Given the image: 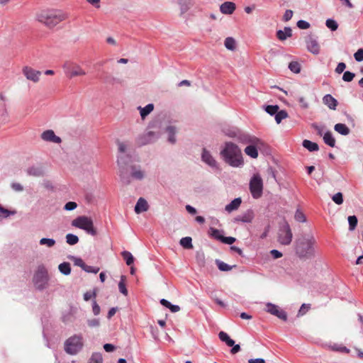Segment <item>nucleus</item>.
<instances>
[{
  "label": "nucleus",
  "mask_w": 363,
  "mask_h": 363,
  "mask_svg": "<svg viewBox=\"0 0 363 363\" xmlns=\"http://www.w3.org/2000/svg\"><path fill=\"white\" fill-rule=\"evenodd\" d=\"M201 160L212 169H218V164L215 158L212 156L210 151L206 148H203L201 153Z\"/></svg>",
  "instance_id": "obj_15"
},
{
  "label": "nucleus",
  "mask_w": 363,
  "mask_h": 363,
  "mask_svg": "<svg viewBox=\"0 0 363 363\" xmlns=\"http://www.w3.org/2000/svg\"><path fill=\"white\" fill-rule=\"evenodd\" d=\"M83 270L89 273L96 274L99 272V268L85 264Z\"/></svg>",
  "instance_id": "obj_54"
},
{
  "label": "nucleus",
  "mask_w": 363,
  "mask_h": 363,
  "mask_svg": "<svg viewBox=\"0 0 363 363\" xmlns=\"http://www.w3.org/2000/svg\"><path fill=\"white\" fill-rule=\"evenodd\" d=\"M222 242L225 244L232 245L233 242H235V238L233 237H224L223 236Z\"/></svg>",
  "instance_id": "obj_61"
},
{
  "label": "nucleus",
  "mask_w": 363,
  "mask_h": 363,
  "mask_svg": "<svg viewBox=\"0 0 363 363\" xmlns=\"http://www.w3.org/2000/svg\"><path fill=\"white\" fill-rule=\"evenodd\" d=\"M349 228L350 230H354L357 225V218L355 216H350L348 217Z\"/></svg>",
  "instance_id": "obj_48"
},
{
  "label": "nucleus",
  "mask_w": 363,
  "mask_h": 363,
  "mask_svg": "<svg viewBox=\"0 0 363 363\" xmlns=\"http://www.w3.org/2000/svg\"><path fill=\"white\" fill-rule=\"evenodd\" d=\"M299 104H300V106L302 108H308V102L306 101L305 98L303 97V96H301L298 98V99Z\"/></svg>",
  "instance_id": "obj_64"
},
{
  "label": "nucleus",
  "mask_w": 363,
  "mask_h": 363,
  "mask_svg": "<svg viewBox=\"0 0 363 363\" xmlns=\"http://www.w3.org/2000/svg\"><path fill=\"white\" fill-rule=\"evenodd\" d=\"M236 140L242 144H261V140L255 137L252 136L249 134L242 133L241 131H239Z\"/></svg>",
  "instance_id": "obj_16"
},
{
  "label": "nucleus",
  "mask_w": 363,
  "mask_h": 363,
  "mask_svg": "<svg viewBox=\"0 0 363 363\" xmlns=\"http://www.w3.org/2000/svg\"><path fill=\"white\" fill-rule=\"evenodd\" d=\"M294 218L296 221L300 223H304L306 221V218L304 213L299 209H297L296 211Z\"/></svg>",
  "instance_id": "obj_47"
},
{
  "label": "nucleus",
  "mask_w": 363,
  "mask_h": 363,
  "mask_svg": "<svg viewBox=\"0 0 363 363\" xmlns=\"http://www.w3.org/2000/svg\"><path fill=\"white\" fill-rule=\"evenodd\" d=\"M223 160L233 167H240L243 165L242 152L238 146L231 142L225 143L223 150L220 151Z\"/></svg>",
  "instance_id": "obj_2"
},
{
  "label": "nucleus",
  "mask_w": 363,
  "mask_h": 363,
  "mask_svg": "<svg viewBox=\"0 0 363 363\" xmlns=\"http://www.w3.org/2000/svg\"><path fill=\"white\" fill-rule=\"evenodd\" d=\"M180 245L185 249H192V239L191 237L182 238L179 241Z\"/></svg>",
  "instance_id": "obj_33"
},
{
  "label": "nucleus",
  "mask_w": 363,
  "mask_h": 363,
  "mask_svg": "<svg viewBox=\"0 0 363 363\" xmlns=\"http://www.w3.org/2000/svg\"><path fill=\"white\" fill-rule=\"evenodd\" d=\"M121 255L125 261L127 265L130 266L134 262V257L132 254L128 251H123L121 252Z\"/></svg>",
  "instance_id": "obj_35"
},
{
  "label": "nucleus",
  "mask_w": 363,
  "mask_h": 363,
  "mask_svg": "<svg viewBox=\"0 0 363 363\" xmlns=\"http://www.w3.org/2000/svg\"><path fill=\"white\" fill-rule=\"evenodd\" d=\"M345 68H346V65L344 62H340L337 64V65L335 68V72L338 74H341L342 72H344Z\"/></svg>",
  "instance_id": "obj_62"
},
{
  "label": "nucleus",
  "mask_w": 363,
  "mask_h": 363,
  "mask_svg": "<svg viewBox=\"0 0 363 363\" xmlns=\"http://www.w3.org/2000/svg\"><path fill=\"white\" fill-rule=\"evenodd\" d=\"M241 203H242L241 199L236 198V199H233L229 204L225 206V210L228 213L235 211L240 207Z\"/></svg>",
  "instance_id": "obj_24"
},
{
  "label": "nucleus",
  "mask_w": 363,
  "mask_h": 363,
  "mask_svg": "<svg viewBox=\"0 0 363 363\" xmlns=\"http://www.w3.org/2000/svg\"><path fill=\"white\" fill-rule=\"evenodd\" d=\"M323 102L329 108L335 110L337 106V101L330 94H326L323 98Z\"/></svg>",
  "instance_id": "obj_20"
},
{
  "label": "nucleus",
  "mask_w": 363,
  "mask_h": 363,
  "mask_svg": "<svg viewBox=\"0 0 363 363\" xmlns=\"http://www.w3.org/2000/svg\"><path fill=\"white\" fill-rule=\"evenodd\" d=\"M310 308V304L303 303L298 311V315H304Z\"/></svg>",
  "instance_id": "obj_58"
},
{
  "label": "nucleus",
  "mask_w": 363,
  "mask_h": 363,
  "mask_svg": "<svg viewBox=\"0 0 363 363\" xmlns=\"http://www.w3.org/2000/svg\"><path fill=\"white\" fill-rule=\"evenodd\" d=\"M224 45L228 50H234L235 49V40L232 37L226 38L224 42Z\"/></svg>",
  "instance_id": "obj_36"
},
{
  "label": "nucleus",
  "mask_w": 363,
  "mask_h": 363,
  "mask_svg": "<svg viewBox=\"0 0 363 363\" xmlns=\"http://www.w3.org/2000/svg\"><path fill=\"white\" fill-rule=\"evenodd\" d=\"M216 264L218 266V268L220 270V271H223V272H228V271H230L232 269L233 267L232 266H230L228 265V264L220 261V260H218L217 259L216 261Z\"/></svg>",
  "instance_id": "obj_40"
},
{
  "label": "nucleus",
  "mask_w": 363,
  "mask_h": 363,
  "mask_svg": "<svg viewBox=\"0 0 363 363\" xmlns=\"http://www.w3.org/2000/svg\"><path fill=\"white\" fill-rule=\"evenodd\" d=\"M293 234L289 224L284 221L280 226L277 233V241L282 245H289L291 242Z\"/></svg>",
  "instance_id": "obj_8"
},
{
  "label": "nucleus",
  "mask_w": 363,
  "mask_h": 363,
  "mask_svg": "<svg viewBox=\"0 0 363 363\" xmlns=\"http://www.w3.org/2000/svg\"><path fill=\"white\" fill-rule=\"evenodd\" d=\"M297 26L301 29H308L310 27V24L306 21L299 20L297 22Z\"/></svg>",
  "instance_id": "obj_57"
},
{
  "label": "nucleus",
  "mask_w": 363,
  "mask_h": 363,
  "mask_svg": "<svg viewBox=\"0 0 363 363\" xmlns=\"http://www.w3.org/2000/svg\"><path fill=\"white\" fill-rule=\"evenodd\" d=\"M73 227L84 230L87 234L92 236L97 235V230L94 226V222L91 218L81 216L77 217L72 221Z\"/></svg>",
  "instance_id": "obj_5"
},
{
  "label": "nucleus",
  "mask_w": 363,
  "mask_h": 363,
  "mask_svg": "<svg viewBox=\"0 0 363 363\" xmlns=\"http://www.w3.org/2000/svg\"><path fill=\"white\" fill-rule=\"evenodd\" d=\"M279 106L277 105H268L265 107V111L267 113H269V115L271 116H273V115H275L276 113L279 110Z\"/></svg>",
  "instance_id": "obj_49"
},
{
  "label": "nucleus",
  "mask_w": 363,
  "mask_h": 363,
  "mask_svg": "<svg viewBox=\"0 0 363 363\" xmlns=\"http://www.w3.org/2000/svg\"><path fill=\"white\" fill-rule=\"evenodd\" d=\"M325 25L332 31L336 30L338 28L337 23L335 20L331 18H328L326 20Z\"/></svg>",
  "instance_id": "obj_46"
},
{
  "label": "nucleus",
  "mask_w": 363,
  "mask_h": 363,
  "mask_svg": "<svg viewBox=\"0 0 363 363\" xmlns=\"http://www.w3.org/2000/svg\"><path fill=\"white\" fill-rule=\"evenodd\" d=\"M58 269L60 272L65 275H68L71 272L70 264L68 262L61 263L59 265Z\"/></svg>",
  "instance_id": "obj_34"
},
{
  "label": "nucleus",
  "mask_w": 363,
  "mask_h": 363,
  "mask_svg": "<svg viewBox=\"0 0 363 363\" xmlns=\"http://www.w3.org/2000/svg\"><path fill=\"white\" fill-rule=\"evenodd\" d=\"M210 230H211V235L216 240L221 242L222 238H223V235L221 234L222 231H220L218 229L213 228H211Z\"/></svg>",
  "instance_id": "obj_43"
},
{
  "label": "nucleus",
  "mask_w": 363,
  "mask_h": 363,
  "mask_svg": "<svg viewBox=\"0 0 363 363\" xmlns=\"http://www.w3.org/2000/svg\"><path fill=\"white\" fill-rule=\"evenodd\" d=\"M315 240L311 235H303L296 241V252L301 258H311L314 256Z\"/></svg>",
  "instance_id": "obj_4"
},
{
  "label": "nucleus",
  "mask_w": 363,
  "mask_h": 363,
  "mask_svg": "<svg viewBox=\"0 0 363 363\" xmlns=\"http://www.w3.org/2000/svg\"><path fill=\"white\" fill-rule=\"evenodd\" d=\"M118 289H119V291L121 294H123V295H125V296L128 295V290L126 289V286L125 284V277L124 276H121V280L118 283Z\"/></svg>",
  "instance_id": "obj_41"
},
{
  "label": "nucleus",
  "mask_w": 363,
  "mask_h": 363,
  "mask_svg": "<svg viewBox=\"0 0 363 363\" xmlns=\"http://www.w3.org/2000/svg\"><path fill=\"white\" fill-rule=\"evenodd\" d=\"M63 69L69 78L86 75V72L77 64L67 62L63 65Z\"/></svg>",
  "instance_id": "obj_10"
},
{
  "label": "nucleus",
  "mask_w": 363,
  "mask_h": 363,
  "mask_svg": "<svg viewBox=\"0 0 363 363\" xmlns=\"http://www.w3.org/2000/svg\"><path fill=\"white\" fill-rule=\"evenodd\" d=\"M305 43L308 52L313 55H318L320 53V47L317 38L312 35H308L305 38Z\"/></svg>",
  "instance_id": "obj_12"
},
{
  "label": "nucleus",
  "mask_w": 363,
  "mask_h": 363,
  "mask_svg": "<svg viewBox=\"0 0 363 363\" xmlns=\"http://www.w3.org/2000/svg\"><path fill=\"white\" fill-rule=\"evenodd\" d=\"M288 117V113L284 110L279 111L275 114V121L279 124L281 122L283 119H285Z\"/></svg>",
  "instance_id": "obj_38"
},
{
  "label": "nucleus",
  "mask_w": 363,
  "mask_h": 363,
  "mask_svg": "<svg viewBox=\"0 0 363 363\" xmlns=\"http://www.w3.org/2000/svg\"><path fill=\"white\" fill-rule=\"evenodd\" d=\"M160 136V133L159 131L150 130L139 135L135 142L138 146H143L157 141Z\"/></svg>",
  "instance_id": "obj_11"
},
{
  "label": "nucleus",
  "mask_w": 363,
  "mask_h": 363,
  "mask_svg": "<svg viewBox=\"0 0 363 363\" xmlns=\"http://www.w3.org/2000/svg\"><path fill=\"white\" fill-rule=\"evenodd\" d=\"M83 337L82 335H74L65 342V350L67 354L74 355L77 354L83 347Z\"/></svg>",
  "instance_id": "obj_7"
},
{
  "label": "nucleus",
  "mask_w": 363,
  "mask_h": 363,
  "mask_svg": "<svg viewBox=\"0 0 363 363\" xmlns=\"http://www.w3.org/2000/svg\"><path fill=\"white\" fill-rule=\"evenodd\" d=\"M77 205L75 202L69 201L67 202L64 207V209L66 211H72L77 208Z\"/></svg>",
  "instance_id": "obj_59"
},
{
  "label": "nucleus",
  "mask_w": 363,
  "mask_h": 363,
  "mask_svg": "<svg viewBox=\"0 0 363 363\" xmlns=\"http://www.w3.org/2000/svg\"><path fill=\"white\" fill-rule=\"evenodd\" d=\"M119 166V177L124 184H130L131 178L135 180L142 181L146 177V171L139 164H132L129 167L130 175L125 168L126 164L125 157L119 155L117 160Z\"/></svg>",
  "instance_id": "obj_1"
},
{
  "label": "nucleus",
  "mask_w": 363,
  "mask_h": 363,
  "mask_svg": "<svg viewBox=\"0 0 363 363\" xmlns=\"http://www.w3.org/2000/svg\"><path fill=\"white\" fill-rule=\"evenodd\" d=\"M87 324L90 328H96L100 325L99 318H93L87 320Z\"/></svg>",
  "instance_id": "obj_53"
},
{
  "label": "nucleus",
  "mask_w": 363,
  "mask_h": 363,
  "mask_svg": "<svg viewBox=\"0 0 363 363\" xmlns=\"http://www.w3.org/2000/svg\"><path fill=\"white\" fill-rule=\"evenodd\" d=\"M74 262L75 265L80 267L82 269L86 264L79 257H74Z\"/></svg>",
  "instance_id": "obj_63"
},
{
  "label": "nucleus",
  "mask_w": 363,
  "mask_h": 363,
  "mask_svg": "<svg viewBox=\"0 0 363 363\" xmlns=\"http://www.w3.org/2000/svg\"><path fill=\"white\" fill-rule=\"evenodd\" d=\"M259 144H250L245 149V152L252 158H257L258 157V151L256 146Z\"/></svg>",
  "instance_id": "obj_25"
},
{
  "label": "nucleus",
  "mask_w": 363,
  "mask_h": 363,
  "mask_svg": "<svg viewBox=\"0 0 363 363\" xmlns=\"http://www.w3.org/2000/svg\"><path fill=\"white\" fill-rule=\"evenodd\" d=\"M41 139L46 142L60 144L62 142L61 138L57 136L52 130H47L42 133Z\"/></svg>",
  "instance_id": "obj_17"
},
{
  "label": "nucleus",
  "mask_w": 363,
  "mask_h": 363,
  "mask_svg": "<svg viewBox=\"0 0 363 363\" xmlns=\"http://www.w3.org/2000/svg\"><path fill=\"white\" fill-rule=\"evenodd\" d=\"M218 337H219V339L222 341V342H225V344L228 346V347H232L235 344V341L233 340H232L229 335L223 332V331H220L219 333H218Z\"/></svg>",
  "instance_id": "obj_28"
},
{
  "label": "nucleus",
  "mask_w": 363,
  "mask_h": 363,
  "mask_svg": "<svg viewBox=\"0 0 363 363\" xmlns=\"http://www.w3.org/2000/svg\"><path fill=\"white\" fill-rule=\"evenodd\" d=\"M303 146L310 152L318 150V145L308 140H304L303 141Z\"/></svg>",
  "instance_id": "obj_30"
},
{
  "label": "nucleus",
  "mask_w": 363,
  "mask_h": 363,
  "mask_svg": "<svg viewBox=\"0 0 363 363\" xmlns=\"http://www.w3.org/2000/svg\"><path fill=\"white\" fill-rule=\"evenodd\" d=\"M332 199L336 204H338V205H340L343 203V196H342V193H340V192H338V193L335 194V195H333V196L332 197Z\"/></svg>",
  "instance_id": "obj_51"
},
{
  "label": "nucleus",
  "mask_w": 363,
  "mask_h": 363,
  "mask_svg": "<svg viewBox=\"0 0 363 363\" xmlns=\"http://www.w3.org/2000/svg\"><path fill=\"white\" fill-rule=\"evenodd\" d=\"M138 109L140 111V114L142 119H145L154 109L153 104H149L145 107L138 106Z\"/></svg>",
  "instance_id": "obj_26"
},
{
  "label": "nucleus",
  "mask_w": 363,
  "mask_h": 363,
  "mask_svg": "<svg viewBox=\"0 0 363 363\" xmlns=\"http://www.w3.org/2000/svg\"><path fill=\"white\" fill-rule=\"evenodd\" d=\"M292 36V30L290 27H285L284 30H279L277 31V37L281 40H285L287 38Z\"/></svg>",
  "instance_id": "obj_23"
},
{
  "label": "nucleus",
  "mask_w": 363,
  "mask_h": 363,
  "mask_svg": "<svg viewBox=\"0 0 363 363\" xmlns=\"http://www.w3.org/2000/svg\"><path fill=\"white\" fill-rule=\"evenodd\" d=\"M36 18L38 21L51 28L67 19V15L61 10H43L37 14Z\"/></svg>",
  "instance_id": "obj_3"
},
{
  "label": "nucleus",
  "mask_w": 363,
  "mask_h": 363,
  "mask_svg": "<svg viewBox=\"0 0 363 363\" xmlns=\"http://www.w3.org/2000/svg\"><path fill=\"white\" fill-rule=\"evenodd\" d=\"M56 243V241L52 238H41L39 241L40 245H45L48 247H52Z\"/></svg>",
  "instance_id": "obj_37"
},
{
  "label": "nucleus",
  "mask_w": 363,
  "mask_h": 363,
  "mask_svg": "<svg viewBox=\"0 0 363 363\" xmlns=\"http://www.w3.org/2000/svg\"><path fill=\"white\" fill-rule=\"evenodd\" d=\"M289 69L294 73H299L301 71V65L298 62L292 61L289 65Z\"/></svg>",
  "instance_id": "obj_44"
},
{
  "label": "nucleus",
  "mask_w": 363,
  "mask_h": 363,
  "mask_svg": "<svg viewBox=\"0 0 363 363\" xmlns=\"http://www.w3.org/2000/svg\"><path fill=\"white\" fill-rule=\"evenodd\" d=\"M266 311L267 312L276 315L279 318L286 321L287 320V314L286 313L281 309L278 306L268 303L266 305Z\"/></svg>",
  "instance_id": "obj_14"
},
{
  "label": "nucleus",
  "mask_w": 363,
  "mask_h": 363,
  "mask_svg": "<svg viewBox=\"0 0 363 363\" xmlns=\"http://www.w3.org/2000/svg\"><path fill=\"white\" fill-rule=\"evenodd\" d=\"M323 140L330 147H335V140L330 131H327L323 135Z\"/></svg>",
  "instance_id": "obj_29"
},
{
  "label": "nucleus",
  "mask_w": 363,
  "mask_h": 363,
  "mask_svg": "<svg viewBox=\"0 0 363 363\" xmlns=\"http://www.w3.org/2000/svg\"><path fill=\"white\" fill-rule=\"evenodd\" d=\"M148 210V203L143 198H140L135 206V211L136 213H140Z\"/></svg>",
  "instance_id": "obj_22"
},
{
  "label": "nucleus",
  "mask_w": 363,
  "mask_h": 363,
  "mask_svg": "<svg viewBox=\"0 0 363 363\" xmlns=\"http://www.w3.org/2000/svg\"><path fill=\"white\" fill-rule=\"evenodd\" d=\"M16 213V211H10L6 208H4L1 205H0V221L3 218H7L11 216H13Z\"/></svg>",
  "instance_id": "obj_31"
},
{
  "label": "nucleus",
  "mask_w": 363,
  "mask_h": 363,
  "mask_svg": "<svg viewBox=\"0 0 363 363\" xmlns=\"http://www.w3.org/2000/svg\"><path fill=\"white\" fill-rule=\"evenodd\" d=\"M168 133V141L171 143H174L176 142V128L174 126H168L166 129Z\"/></svg>",
  "instance_id": "obj_32"
},
{
  "label": "nucleus",
  "mask_w": 363,
  "mask_h": 363,
  "mask_svg": "<svg viewBox=\"0 0 363 363\" xmlns=\"http://www.w3.org/2000/svg\"><path fill=\"white\" fill-rule=\"evenodd\" d=\"M239 130L237 129V128H230V129H228V130H225V129H223V132L226 135H228V137L230 138H237V135L239 133Z\"/></svg>",
  "instance_id": "obj_45"
},
{
  "label": "nucleus",
  "mask_w": 363,
  "mask_h": 363,
  "mask_svg": "<svg viewBox=\"0 0 363 363\" xmlns=\"http://www.w3.org/2000/svg\"><path fill=\"white\" fill-rule=\"evenodd\" d=\"M354 59L357 62L363 61V49H359L354 55Z\"/></svg>",
  "instance_id": "obj_55"
},
{
  "label": "nucleus",
  "mask_w": 363,
  "mask_h": 363,
  "mask_svg": "<svg viewBox=\"0 0 363 363\" xmlns=\"http://www.w3.org/2000/svg\"><path fill=\"white\" fill-rule=\"evenodd\" d=\"M254 218V213L249 209L244 213L239 215L235 218V221L242 223H251Z\"/></svg>",
  "instance_id": "obj_19"
},
{
  "label": "nucleus",
  "mask_w": 363,
  "mask_h": 363,
  "mask_svg": "<svg viewBox=\"0 0 363 363\" xmlns=\"http://www.w3.org/2000/svg\"><path fill=\"white\" fill-rule=\"evenodd\" d=\"M26 172L28 176L35 177H43L45 174L44 169L43 167L40 165H33L28 167L26 169Z\"/></svg>",
  "instance_id": "obj_18"
},
{
  "label": "nucleus",
  "mask_w": 363,
  "mask_h": 363,
  "mask_svg": "<svg viewBox=\"0 0 363 363\" xmlns=\"http://www.w3.org/2000/svg\"><path fill=\"white\" fill-rule=\"evenodd\" d=\"M250 191L254 199H259L262 195L263 182L259 174L252 176L250 181Z\"/></svg>",
  "instance_id": "obj_9"
},
{
  "label": "nucleus",
  "mask_w": 363,
  "mask_h": 363,
  "mask_svg": "<svg viewBox=\"0 0 363 363\" xmlns=\"http://www.w3.org/2000/svg\"><path fill=\"white\" fill-rule=\"evenodd\" d=\"M354 74L352 73V72H350L349 71H346L344 72L343 74V76H342V79L345 81V82H350L351 81L353 80L354 77Z\"/></svg>",
  "instance_id": "obj_52"
},
{
  "label": "nucleus",
  "mask_w": 363,
  "mask_h": 363,
  "mask_svg": "<svg viewBox=\"0 0 363 363\" xmlns=\"http://www.w3.org/2000/svg\"><path fill=\"white\" fill-rule=\"evenodd\" d=\"M66 242L70 245H74L79 242V238L74 234L69 233L66 235Z\"/></svg>",
  "instance_id": "obj_39"
},
{
  "label": "nucleus",
  "mask_w": 363,
  "mask_h": 363,
  "mask_svg": "<svg viewBox=\"0 0 363 363\" xmlns=\"http://www.w3.org/2000/svg\"><path fill=\"white\" fill-rule=\"evenodd\" d=\"M334 129L336 132L339 133L342 135H347L350 130V128L344 123H337L334 126Z\"/></svg>",
  "instance_id": "obj_27"
},
{
  "label": "nucleus",
  "mask_w": 363,
  "mask_h": 363,
  "mask_svg": "<svg viewBox=\"0 0 363 363\" xmlns=\"http://www.w3.org/2000/svg\"><path fill=\"white\" fill-rule=\"evenodd\" d=\"M92 311L95 315H97L100 313L101 308L96 301H94L92 303Z\"/></svg>",
  "instance_id": "obj_60"
},
{
  "label": "nucleus",
  "mask_w": 363,
  "mask_h": 363,
  "mask_svg": "<svg viewBox=\"0 0 363 363\" xmlns=\"http://www.w3.org/2000/svg\"><path fill=\"white\" fill-rule=\"evenodd\" d=\"M48 280L49 276L47 269L43 264L39 265L33 279L35 286L38 290H43L48 286Z\"/></svg>",
  "instance_id": "obj_6"
},
{
  "label": "nucleus",
  "mask_w": 363,
  "mask_h": 363,
  "mask_svg": "<svg viewBox=\"0 0 363 363\" xmlns=\"http://www.w3.org/2000/svg\"><path fill=\"white\" fill-rule=\"evenodd\" d=\"M332 350L340 352H345V353H349L350 350L346 347L345 346L342 345H334L331 347Z\"/></svg>",
  "instance_id": "obj_50"
},
{
  "label": "nucleus",
  "mask_w": 363,
  "mask_h": 363,
  "mask_svg": "<svg viewBox=\"0 0 363 363\" xmlns=\"http://www.w3.org/2000/svg\"><path fill=\"white\" fill-rule=\"evenodd\" d=\"M293 13H293L292 10H290V9L286 10L283 16V21L285 22H287L289 20H291L293 16Z\"/></svg>",
  "instance_id": "obj_56"
},
{
  "label": "nucleus",
  "mask_w": 363,
  "mask_h": 363,
  "mask_svg": "<svg viewBox=\"0 0 363 363\" xmlns=\"http://www.w3.org/2000/svg\"><path fill=\"white\" fill-rule=\"evenodd\" d=\"M103 358L101 353H93L88 363H102Z\"/></svg>",
  "instance_id": "obj_42"
},
{
  "label": "nucleus",
  "mask_w": 363,
  "mask_h": 363,
  "mask_svg": "<svg viewBox=\"0 0 363 363\" xmlns=\"http://www.w3.org/2000/svg\"><path fill=\"white\" fill-rule=\"evenodd\" d=\"M22 73L28 80L33 83H38L41 76V72L35 70L29 66H24L22 68Z\"/></svg>",
  "instance_id": "obj_13"
},
{
  "label": "nucleus",
  "mask_w": 363,
  "mask_h": 363,
  "mask_svg": "<svg viewBox=\"0 0 363 363\" xmlns=\"http://www.w3.org/2000/svg\"><path fill=\"white\" fill-rule=\"evenodd\" d=\"M220 10L224 14H232L235 10V4L230 1H225L220 5Z\"/></svg>",
  "instance_id": "obj_21"
}]
</instances>
